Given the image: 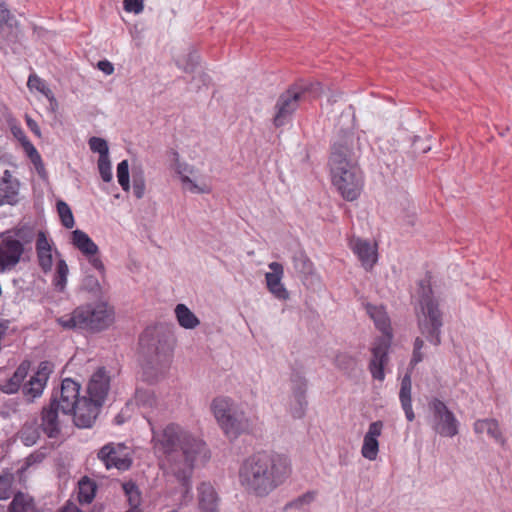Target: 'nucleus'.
Segmentation results:
<instances>
[{
  "instance_id": "f257e3e1",
  "label": "nucleus",
  "mask_w": 512,
  "mask_h": 512,
  "mask_svg": "<svg viewBox=\"0 0 512 512\" xmlns=\"http://www.w3.org/2000/svg\"><path fill=\"white\" fill-rule=\"evenodd\" d=\"M291 472L288 456L261 451L245 459L239 470V480L248 493L265 497L282 485Z\"/></svg>"
},
{
  "instance_id": "f03ea898",
  "label": "nucleus",
  "mask_w": 512,
  "mask_h": 512,
  "mask_svg": "<svg viewBox=\"0 0 512 512\" xmlns=\"http://www.w3.org/2000/svg\"><path fill=\"white\" fill-rule=\"evenodd\" d=\"M153 439L156 440V447L165 454L172 474L184 481L194 471L196 462L204 463L210 458L206 443L179 425H167Z\"/></svg>"
},
{
  "instance_id": "7ed1b4c3",
  "label": "nucleus",
  "mask_w": 512,
  "mask_h": 512,
  "mask_svg": "<svg viewBox=\"0 0 512 512\" xmlns=\"http://www.w3.org/2000/svg\"><path fill=\"white\" fill-rule=\"evenodd\" d=\"M359 139L343 134L330 148L329 167L333 186L347 201L356 200L363 189V172L358 165Z\"/></svg>"
},
{
  "instance_id": "20e7f679",
  "label": "nucleus",
  "mask_w": 512,
  "mask_h": 512,
  "mask_svg": "<svg viewBox=\"0 0 512 512\" xmlns=\"http://www.w3.org/2000/svg\"><path fill=\"white\" fill-rule=\"evenodd\" d=\"M142 356L143 380L153 384L168 373L173 357V348L168 337L156 328H146L139 337Z\"/></svg>"
},
{
  "instance_id": "39448f33",
  "label": "nucleus",
  "mask_w": 512,
  "mask_h": 512,
  "mask_svg": "<svg viewBox=\"0 0 512 512\" xmlns=\"http://www.w3.org/2000/svg\"><path fill=\"white\" fill-rule=\"evenodd\" d=\"M112 312L106 303L87 304L79 306L72 313L57 318V323L63 329H87L101 331L112 322Z\"/></svg>"
},
{
  "instance_id": "423d86ee",
  "label": "nucleus",
  "mask_w": 512,
  "mask_h": 512,
  "mask_svg": "<svg viewBox=\"0 0 512 512\" xmlns=\"http://www.w3.org/2000/svg\"><path fill=\"white\" fill-rule=\"evenodd\" d=\"M321 84L319 82H308L300 80L291 85L281 93L275 104V115L273 123L276 127H282L288 123L301 101L306 100L307 95L316 97L320 94Z\"/></svg>"
},
{
  "instance_id": "0eeeda50",
  "label": "nucleus",
  "mask_w": 512,
  "mask_h": 512,
  "mask_svg": "<svg viewBox=\"0 0 512 512\" xmlns=\"http://www.w3.org/2000/svg\"><path fill=\"white\" fill-rule=\"evenodd\" d=\"M33 237V231L25 228L0 234V272H10L20 261H25V245L30 244Z\"/></svg>"
},
{
  "instance_id": "6e6552de",
  "label": "nucleus",
  "mask_w": 512,
  "mask_h": 512,
  "mask_svg": "<svg viewBox=\"0 0 512 512\" xmlns=\"http://www.w3.org/2000/svg\"><path fill=\"white\" fill-rule=\"evenodd\" d=\"M420 296L421 313L418 315V328L423 336L433 345L441 344V328L443 326L442 312L437 300L433 297L431 287H424L421 282Z\"/></svg>"
},
{
  "instance_id": "1a4fd4ad",
  "label": "nucleus",
  "mask_w": 512,
  "mask_h": 512,
  "mask_svg": "<svg viewBox=\"0 0 512 512\" xmlns=\"http://www.w3.org/2000/svg\"><path fill=\"white\" fill-rule=\"evenodd\" d=\"M31 365L30 360H23L17 366L12 376L0 385V391L7 395L21 391L27 403H33L36 399L40 398L47 384L35 375H32L29 380L25 381L31 369Z\"/></svg>"
},
{
  "instance_id": "9d476101",
  "label": "nucleus",
  "mask_w": 512,
  "mask_h": 512,
  "mask_svg": "<svg viewBox=\"0 0 512 512\" xmlns=\"http://www.w3.org/2000/svg\"><path fill=\"white\" fill-rule=\"evenodd\" d=\"M431 412V428L442 436L452 438L459 433V421L447 405L438 398H432L428 403Z\"/></svg>"
},
{
  "instance_id": "9b49d317",
  "label": "nucleus",
  "mask_w": 512,
  "mask_h": 512,
  "mask_svg": "<svg viewBox=\"0 0 512 512\" xmlns=\"http://www.w3.org/2000/svg\"><path fill=\"white\" fill-rule=\"evenodd\" d=\"M111 376L105 367H99L87 384L86 399L103 406L110 391Z\"/></svg>"
},
{
  "instance_id": "f8f14e48",
  "label": "nucleus",
  "mask_w": 512,
  "mask_h": 512,
  "mask_svg": "<svg viewBox=\"0 0 512 512\" xmlns=\"http://www.w3.org/2000/svg\"><path fill=\"white\" fill-rule=\"evenodd\" d=\"M60 411L61 406L55 397H50L49 402L41 408L40 428L48 438H58L61 434Z\"/></svg>"
},
{
  "instance_id": "ddd939ff",
  "label": "nucleus",
  "mask_w": 512,
  "mask_h": 512,
  "mask_svg": "<svg viewBox=\"0 0 512 512\" xmlns=\"http://www.w3.org/2000/svg\"><path fill=\"white\" fill-rule=\"evenodd\" d=\"M80 384L72 378H64L61 381L59 390H54L51 397H55L61 406V412L64 415H70L75 409V405L80 401Z\"/></svg>"
},
{
  "instance_id": "4468645a",
  "label": "nucleus",
  "mask_w": 512,
  "mask_h": 512,
  "mask_svg": "<svg viewBox=\"0 0 512 512\" xmlns=\"http://www.w3.org/2000/svg\"><path fill=\"white\" fill-rule=\"evenodd\" d=\"M389 338H377L371 348L372 358L368 369L375 380L383 381L385 379L384 367L389 361V348L391 346Z\"/></svg>"
},
{
  "instance_id": "2eb2a0df",
  "label": "nucleus",
  "mask_w": 512,
  "mask_h": 512,
  "mask_svg": "<svg viewBox=\"0 0 512 512\" xmlns=\"http://www.w3.org/2000/svg\"><path fill=\"white\" fill-rule=\"evenodd\" d=\"M101 408V405L91 401V399L81 397L70 415L73 416V422L76 427L82 429L91 428L95 424Z\"/></svg>"
},
{
  "instance_id": "dca6fc26",
  "label": "nucleus",
  "mask_w": 512,
  "mask_h": 512,
  "mask_svg": "<svg viewBox=\"0 0 512 512\" xmlns=\"http://www.w3.org/2000/svg\"><path fill=\"white\" fill-rule=\"evenodd\" d=\"M124 446L118 444L115 446L113 443L104 445L98 452V458L104 463L107 469L116 468L118 470L126 471L132 465V459L122 454Z\"/></svg>"
},
{
  "instance_id": "f3484780",
  "label": "nucleus",
  "mask_w": 512,
  "mask_h": 512,
  "mask_svg": "<svg viewBox=\"0 0 512 512\" xmlns=\"http://www.w3.org/2000/svg\"><path fill=\"white\" fill-rule=\"evenodd\" d=\"M268 267L270 272L265 274L268 291L279 300H287L289 298V292L282 283L284 275L283 265L279 262H271Z\"/></svg>"
},
{
  "instance_id": "a211bd4d",
  "label": "nucleus",
  "mask_w": 512,
  "mask_h": 512,
  "mask_svg": "<svg viewBox=\"0 0 512 512\" xmlns=\"http://www.w3.org/2000/svg\"><path fill=\"white\" fill-rule=\"evenodd\" d=\"M250 427L248 417L239 408L229 414L220 426L224 434L230 439L238 438L241 434L248 432Z\"/></svg>"
},
{
  "instance_id": "6ab92c4d",
  "label": "nucleus",
  "mask_w": 512,
  "mask_h": 512,
  "mask_svg": "<svg viewBox=\"0 0 512 512\" xmlns=\"http://www.w3.org/2000/svg\"><path fill=\"white\" fill-rule=\"evenodd\" d=\"M349 247L358 257L365 270H371L377 262V247L368 240L353 238L349 242Z\"/></svg>"
},
{
  "instance_id": "aec40b11",
  "label": "nucleus",
  "mask_w": 512,
  "mask_h": 512,
  "mask_svg": "<svg viewBox=\"0 0 512 512\" xmlns=\"http://www.w3.org/2000/svg\"><path fill=\"white\" fill-rule=\"evenodd\" d=\"M383 422L378 420L370 423L367 433L363 439L361 454L364 458L373 461L379 452L378 437L381 435Z\"/></svg>"
},
{
  "instance_id": "412c9836",
  "label": "nucleus",
  "mask_w": 512,
  "mask_h": 512,
  "mask_svg": "<svg viewBox=\"0 0 512 512\" xmlns=\"http://www.w3.org/2000/svg\"><path fill=\"white\" fill-rule=\"evenodd\" d=\"M35 249L40 269L44 273L50 272L53 266L52 241L48 239L46 232L38 231Z\"/></svg>"
},
{
  "instance_id": "4be33fe9",
  "label": "nucleus",
  "mask_w": 512,
  "mask_h": 512,
  "mask_svg": "<svg viewBox=\"0 0 512 512\" xmlns=\"http://www.w3.org/2000/svg\"><path fill=\"white\" fill-rule=\"evenodd\" d=\"M19 181L13 178L9 170L0 178V206L18 203Z\"/></svg>"
},
{
  "instance_id": "5701e85b",
  "label": "nucleus",
  "mask_w": 512,
  "mask_h": 512,
  "mask_svg": "<svg viewBox=\"0 0 512 512\" xmlns=\"http://www.w3.org/2000/svg\"><path fill=\"white\" fill-rule=\"evenodd\" d=\"M367 314L373 320L375 327L383 334L381 338L392 340V327L390 318L383 306H376L368 303L366 305Z\"/></svg>"
},
{
  "instance_id": "b1692460",
  "label": "nucleus",
  "mask_w": 512,
  "mask_h": 512,
  "mask_svg": "<svg viewBox=\"0 0 512 512\" xmlns=\"http://www.w3.org/2000/svg\"><path fill=\"white\" fill-rule=\"evenodd\" d=\"M473 429L476 434L486 433L497 444L504 446L506 439L500 428L498 420L494 418L478 419L473 424Z\"/></svg>"
},
{
  "instance_id": "393cba45",
  "label": "nucleus",
  "mask_w": 512,
  "mask_h": 512,
  "mask_svg": "<svg viewBox=\"0 0 512 512\" xmlns=\"http://www.w3.org/2000/svg\"><path fill=\"white\" fill-rule=\"evenodd\" d=\"M197 490L201 512H218V495L214 487L208 482H202Z\"/></svg>"
},
{
  "instance_id": "a878e982",
  "label": "nucleus",
  "mask_w": 512,
  "mask_h": 512,
  "mask_svg": "<svg viewBox=\"0 0 512 512\" xmlns=\"http://www.w3.org/2000/svg\"><path fill=\"white\" fill-rule=\"evenodd\" d=\"M411 389H412L411 374H410V372H407L401 380V386H400V391H399V400L401 403V407L405 413L406 419L409 422H412L415 419V414H414V411L412 408Z\"/></svg>"
},
{
  "instance_id": "bb28decb",
  "label": "nucleus",
  "mask_w": 512,
  "mask_h": 512,
  "mask_svg": "<svg viewBox=\"0 0 512 512\" xmlns=\"http://www.w3.org/2000/svg\"><path fill=\"white\" fill-rule=\"evenodd\" d=\"M237 409L233 400L226 396H218L211 402V411L219 426L225 418Z\"/></svg>"
},
{
  "instance_id": "cd10ccee",
  "label": "nucleus",
  "mask_w": 512,
  "mask_h": 512,
  "mask_svg": "<svg viewBox=\"0 0 512 512\" xmlns=\"http://www.w3.org/2000/svg\"><path fill=\"white\" fill-rule=\"evenodd\" d=\"M71 242L83 255L98 254L99 248L89 235L82 230H74L72 232Z\"/></svg>"
},
{
  "instance_id": "c85d7f7f",
  "label": "nucleus",
  "mask_w": 512,
  "mask_h": 512,
  "mask_svg": "<svg viewBox=\"0 0 512 512\" xmlns=\"http://www.w3.org/2000/svg\"><path fill=\"white\" fill-rule=\"evenodd\" d=\"M175 315L179 325L185 329H194L200 324V320L185 304L176 305Z\"/></svg>"
},
{
  "instance_id": "c756f323",
  "label": "nucleus",
  "mask_w": 512,
  "mask_h": 512,
  "mask_svg": "<svg viewBox=\"0 0 512 512\" xmlns=\"http://www.w3.org/2000/svg\"><path fill=\"white\" fill-rule=\"evenodd\" d=\"M34 507V499L30 495L18 492L10 502L7 512H32Z\"/></svg>"
},
{
  "instance_id": "7c9ffc66",
  "label": "nucleus",
  "mask_w": 512,
  "mask_h": 512,
  "mask_svg": "<svg viewBox=\"0 0 512 512\" xmlns=\"http://www.w3.org/2000/svg\"><path fill=\"white\" fill-rule=\"evenodd\" d=\"M293 267L297 273L307 277L313 274L314 264L304 251H297L292 257Z\"/></svg>"
},
{
  "instance_id": "2f4dec72",
  "label": "nucleus",
  "mask_w": 512,
  "mask_h": 512,
  "mask_svg": "<svg viewBox=\"0 0 512 512\" xmlns=\"http://www.w3.org/2000/svg\"><path fill=\"white\" fill-rule=\"evenodd\" d=\"M133 194L137 199L143 198L146 189L145 173L141 165L132 167Z\"/></svg>"
},
{
  "instance_id": "473e14b6",
  "label": "nucleus",
  "mask_w": 512,
  "mask_h": 512,
  "mask_svg": "<svg viewBox=\"0 0 512 512\" xmlns=\"http://www.w3.org/2000/svg\"><path fill=\"white\" fill-rule=\"evenodd\" d=\"M96 492V485L93 481L84 477L79 482L78 500L82 504H89L93 501Z\"/></svg>"
},
{
  "instance_id": "72a5a7b5",
  "label": "nucleus",
  "mask_w": 512,
  "mask_h": 512,
  "mask_svg": "<svg viewBox=\"0 0 512 512\" xmlns=\"http://www.w3.org/2000/svg\"><path fill=\"white\" fill-rule=\"evenodd\" d=\"M40 425L25 423L20 431V439L26 446L34 445L40 438Z\"/></svg>"
},
{
  "instance_id": "f704fd0d",
  "label": "nucleus",
  "mask_w": 512,
  "mask_h": 512,
  "mask_svg": "<svg viewBox=\"0 0 512 512\" xmlns=\"http://www.w3.org/2000/svg\"><path fill=\"white\" fill-rule=\"evenodd\" d=\"M291 383L293 399L303 401V397H306L307 379L299 372H294L291 375Z\"/></svg>"
},
{
  "instance_id": "c9c22d12",
  "label": "nucleus",
  "mask_w": 512,
  "mask_h": 512,
  "mask_svg": "<svg viewBox=\"0 0 512 512\" xmlns=\"http://www.w3.org/2000/svg\"><path fill=\"white\" fill-rule=\"evenodd\" d=\"M68 265L64 259H59L56 264V272L53 277V285L58 291H63L66 283H67V276H68Z\"/></svg>"
},
{
  "instance_id": "e433bc0d",
  "label": "nucleus",
  "mask_w": 512,
  "mask_h": 512,
  "mask_svg": "<svg viewBox=\"0 0 512 512\" xmlns=\"http://www.w3.org/2000/svg\"><path fill=\"white\" fill-rule=\"evenodd\" d=\"M123 491L128 498L130 509H139L141 494L138 486L133 481H128L122 485Z\"/></svg>"
},
{
  "instance_id": "4c0bfd02",
  "label": "nucleus",
  "mask_w": 512,
  "mask_h": 512,
  "mask_svg": "<svg viewBox=\"0 0 512 512\" xmlns=\"http://www.w3.org/2000/svg\"><path fill=\"white\" fill-rule=\"evenodd\" d=\"M27 86L30 90H37L41 94L45 95L50 101L54 100V96L50 88L46 85L45 81L42 80L37 74H30L27 81Z\"/></svg>"
},
{
  "instance_id": "58836bf2",
  "label": "nucleus",
  "mask_w": 512,
  "mask_h": 512,
  "mask_svg": "<svg viewBox=\"0 0 512 512\" xmlns=\"http://www.w3.org/2000/svg\"><path fill=\"white\" fill-rule=\"evenodd\" d=\"M335 365L340 370L346 373H350L354 371L357 365V359L349 353L341 352L338 353L335 357Z\"/></svg>"
},
{
  "instance_id": "ea45409f",
  "label": "nucleus",
  "mask_w": 512,
  "mask_h": 512,
  "mask_svg": "<svg viewBox=\"0 0 512 512\" xmlns=\"http://www.w3.org/2000/svg\"><path fill=\"white\" fill-rule=\"evenodd\" d=\"M22 146L25 152L27 153L28 157L30 158L31 162L35 165L38 173L40 174L41 171L44 170L41 155L39 154L35 146L25 137L22 140Z\"/></svg>"
},
{
  "instance_id": "a19ab883",
  "label": "nucleus",
  "mask_w": 512,
  "mask_h": 512,
  "mask_svg": "<svg viewBox=\"0 0 512 512\" xmlns=\"http://www.w3.org/2000/svg\"><path fill=\"white\" fill-rule=\"evenodd\" d=\"M57 211L61 219L62 225L67 229L73 228L75 221L69 205L64 201H58Z\"/></svg>"
},
{
  "instance_id": "79ce46f5",
  "label": "nucleus",
  "mask_w": 512,
  "mask_h": 512,
  "mask_svg": "<svg viewBox=\"0 0 512 512\" xmlns=\"http://www.w3.org/2000/svg\"><path fill=\"white\" fill-rule=\"evenodd\" d=\"M117 178L121 188L128 192L130 190L129 181V164L127 160H123L117 165Z\"/></svg>"
},
{
  "instance_id": "37998d69",
  "label": "nucleus",
  "mask_w": 512,
  "mask_h": 512,
  "mask_svg": "<svg viewBox=\"0 0 512 512\" xmlns=\"http://www.w3.org/2000/svg\"><path fill=\"white\" fill-rule=\"evenodd\" d=\"M91 151L99 154V158H105L109 155V148L107 141L100 137H91L88 141Z\"/></svg>"
},
{
  "instance_id": "c03bdc74",
  "label": "nucleus",
  "mask_w": 512,
  "mask_h": 512,
  "mask_svg": "<svg viewBox=\"0 0 512 512\" xmlns=\"http://www.w3.org/2000/svg\"><path fill=\"white\" fill-rule=\"evenodd\" d=\"M54 365L50 361H41L37 367V370L33 375L38 377L45 384L48 383L50 375L53 373Z\"/></svg>"
},
{
  "instance_id": "a18cd8bd",
  "label": "nucleus",
  "mask_w": 512,
  "mask_h": 512,
  "mask_svg": "<svg viewBox=\"0 0 512 512\" xmlns=\"http://www.w3.org/2000/svg\"><path fill=\"white\" fill-rule=\"evenodd\" d=\"M424 347V341L420 337H416L413 345V353L410 360L411 369H413L418 363L424 359L422 348Z\"/></svg>"
},
{
  "instance_id": "49530a36",
  "label": "nucleus",
  "mask_w": 512,
  "mask_h": 512,
  "mask_svg": "<svg viewBox=\"0 0 512 512\" xmlns=\"http://www.w3.org/2000/svg\"><path fill=\"white\" fill-rule=\"evenodd\" d=\"M98 170L100 176L104 182H110L112 180L111 162L109 156L98 159Z\"/></svg>"
},
{
  "instance_id": "de8ad7c7",
  "label": "nucleus",
  "mask_w": 512,
  "mask_h": 512,
  "mask_svg": "<svg viewBox=\"0 0 512 512\" xmlns=\"http://www.w3.org/2000/svg\"><path fill=\"white\" fill-rule=\"evenodd\" d=\"M308 402L306 397H303V401L294 399V403L290 406V413L294 419H301L306 413Z\"/></svg>"
},
{
  "instance_id": "09e8293b",
  "label": "nucleus",
  "mask_w": 512,
  "mask_h": 512,
  "mask_svg": "<svg viewBox=\"0 0 512 512\" xmlns=\"http://www.w3.org/2000/svg\"><path fill=\"white\" fill-rule=\"evenodd\" d=\"M315 499V492L308 491L307 493L299 496L293 501L286 504V508L300 509L303 505H309Z\"/></svg>"
},
{
  "instance_id": "8fccbe9b",
  "label": "nucleus",
  "mask_w": 512,
  "mask_h": 512,
  "mask_svg": "<svg viewBox=\"0 0 512 512\" xmlns=\"http://www.w3.org/2000/svg\"><path fill=\"white\" fill-rule=\"evenodd\" d=\"M192 474H193V471L189 474L187 481H184V480L180 479L178 476H175L176 479L181 483V485L184 488V492L182 495V503H181L183 505H187L193 498L192 483H191Z\"/></svg>"
},
{
  "instance_id": "3c124183",
  "label": "nucleus",
  "mask_w": 512,
  "mask_h": 512,
  "mask_svg": "<svg viewBox=\"0 0 512 512\" xmlns=\"http://www.w3.org/2000/svg\"><path fill=\"white\" fill-rule=\"evenodd\" d=\"M82 286L85 290L93 293L101 291L99 280L93 275H87L83 279Z\"/></svg>"
},
{
  "instance_id": "603ef678",
  "label": "nucleus",
  "mask_w": 512,
  "mask_h": 512,
  "mask_svg": "<svg viewBox=\"0 0 512 512\" xmlns=\"http://www.w3.org/2000/svg\"><path fill=\"white\" fill-rule=\"evenodd\" d=\"M124 10L129 13L139 14L144 10L143 0H123Z\"/></svg>"
},
{
  "instance_id": "864d4df0",
  "label": "nucleus",
  "mask_w": 512,
  "mask_h": 512,
  "mask_svg": "<svg viewBox=\"0 0 512 512\" xmlns=\"http://www.w3.org/2000/svg\"><path fill=\"white\" fill-rule=\"evenodd\" d=\"M416 213L415 212H404L400 218V224L403 228L406 229V231H409L410 228L414 227L416 224Z\"/></svg>"
},
{
  "instance_id": "5fc2aeb1",
  "label": "nucleus",
  "mask_w": 512,
  "mask_h": 512,
  "mask_svg": "<svg viewBox=\"0 0 512 512\" xmlns=\"http://www.w3.org/2000/svg\"><path fill=\"white\" fill-rule=\"evenodd\" d=\"M199 63V56L197 53H189L187 56L186 64L184 65L183 69L187 73H191L195 70L196 66Z\"/></svg>"
},
{
  "instance_id": "6e6d98bb",
  "label": "nucleus",
  "mask_w": 512,
  "mask_h": 512,
  "mask_svg": "<svg viewBox=\"0 0 512 512\" xmlns=\"http://www.w3.org/2000/svg\"><path fill=\"white\" fill-rule=\"evenodd\" d=\"M88 257L89 263L94 267L96 270L100 272L102 276L105 275V266L99 257L98 254H90Z\"/></svg>"
},
{
  "instance_id": "4d7b16f0",
  "label": "nucleus",
  "mask_w": 512,
  "mask_h": 512,
  "mask_svg": "<svg viewBox=\"0 0 512 512\" xmlns=\"http://www.w3.org/2000/svg\"><path fill=\"white\" fill-rule=\"evenodd\" d=\"M12 15L9 11V9L6 7L5 3H0V29L5 24H9L12 26L11 23H9L10 20H12Z\"/></svg>"
},
{
  "instance_id": "13d9d810",
  "label": "nucleus",
  "mask_w": 512,
  "mask_h": 512,
  "mask_svg": "<svg viewBox=\"0 0 512 512\" xmlns=\"http://www.w3.org/2000/svg\"><path fill=\"white\" fill-rule=\"evenodd\" d=\"M10 497V483L4 476H0V500H6Z\"/></svg>"
},
{
  "instance_id": "bf43d9fd",
  "label": "nucleus",
  "mask_w": 512,
  "mask_h": 512,
  "mask_svg": "<svg viewBox=\"0 0 512 512\" xmlns=\"http://www.w3.org/2000/svg\"><path fill=\"white\" fill-rule=\"evenodd\" d=\"M97 68L100 71H102L105 75H111L114 72L113 64L110 61L106 60V59L100 60L97 63Z\"/></svg>"
},
{
  "instance_id": "052dcab7",
  "label": "nucleus",
  "mask_w": 512,
  "mask_h": 512,
  "mask_svg": "<svg viewBox=\"0 0 512 512\" xmlns=\"http://www.w3.org/2000/svg\"><path fill=\"white\" fill-rule=\"evenodd\" d=\"M181 182L189 185V190L194 193H204L205 190L200 188L189 176H182Z\"/></svg>"
},
{
  "instance_id": "680f3d73",
  "label": "nucleus",
  "mask_w": 512,
  "mask_h": 512,
  "mask_svg": "<svg viewBox=\"0 0 512 512\" xmlns=\"http://www.w3.org/2000/svg\"><path fill=\"white\" fill-rule=\"evenodd\" d=\"M176 172L180 175V178L182 176H188L187 173L191 174L193 172V167L185 162L184 163L178 162L176 164Z\"/></svg>"
},
{
  "instance_id": "e2e57ef3",
  "label": "nucleus",
  "mask_w": 512,
  "mask_h": 512,
  "mask_svg": "<svg viewBox=\"0 0 512 512\" xmlns=\"http://www.w3.org/2000/svg\"><path fill=\"white\" fill-rule=\"evenodd\" d=\"M26 124H27V127L30 129L31 132H33L38 137L41 136L40 127H39L38 123L35 120H33L30 117H26Z\"/></svg>"
},
{
  "instance_id": "0e129e2a",
  "label": "nucleus",
  "mask_w": 512,
  "mask_h": 512,
  "mask_svg": "<svg viewBox=\"0 0 512 512\" xmlns=\"http://www.w3.org/2000/svg\"><path fill=\"white\" fill-rule=\"evenodd\" d=\"M41 460H42V454L32 453L27 457V464L31 465L32 463L40 462Z\"/></svg>"
},
{
  "instance_id": "69168bd1",
  "label": "nucleus",
  "mask_w": 512,
  "mask_h": 512,
  "mask_svg": "<svg viewBox=\"0 0 512 512\" xmlns=\"http://www.w3.org/2000/svg\"><path fill=\"white\" fill-rule=\"evenodd\" d=\"M57 512H81L78 507L72 503L66 504L62 509Z\"/></svg>"
},
{
  "instance_id": "338daca9",
  "label": "nucleus",
  "mask_w": 512,
  "mask_h": 512,
  "mask_svg": "<svg viewBox=\"0 0 512 512\" xmlns=\"http://www.w3.org/2000/svg\"><path fill=\"white\" fill-rule=\"evenodd\" d=\"M126 512H142L140 509H129Z\"/></svg>"
}]
</instances>
